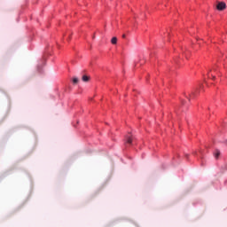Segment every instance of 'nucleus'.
<instances>
[{
	"instance_id": "obj_1",
	"label": "nucleus",
	"mask_w": 227,
	"mask_h": 227,
	"mask_svg": "<svg viewBox=\"0 0 227 227\" xmlns=\"http://www.w3.org/2000/svg\"><path fill=\"white\" fill-rule=\"evenodd\" d=\"M216 10L219 12H223V10H226V3L220 2L216 4Z\"/></svg>"
},
{
	"instance_id": "obj_2",
	"label": "nucleus",
	"mask_w": 227,
	"mask_h": 227,
	"mask_svg": "<svg viewBox=\"0 0 227 227\" xmlns=\"http://www.w3.org/2000/svg\"><path fill=\"white\" fill-rule=\"evenodd\" d=\"M126 143H127L128 145H132V137H130V135H128V136L126 137Z\"/></svg>"
},
{
	"instance_id": "obj_3",
	"label": "nucleus",
	"mask_w": 227,
	"mask_h": 227,
	"mask_svg": "<svg viewBox=\"0 0 227 227\" xmlns=\"http://www.w3.org/2000/svg\"><path fill=\"white\" fill-rule=\"evenodd\" d=\"M82 81H83V82H88L89 81H90V76H88V75H83L82 77Z\"/></svg>"
},
{
	"instance_id": "obj_4",
	"label": "nucleus",
	"mask_w": 227,
	"mask_h": 227,
	"mask_svg": "<svg viewBox=\"0 0 227 227\" xmlns=\"http://www.w3.org/2000/svg\"><path fill=\"white\" fill-rule=\"evenodd\" d=\"M219 155H221V151L215 150L214 153V156L215 157V159H219Z\"/></svg>"
},
{
	"instance_id": "obj_5",
	"label": "nucleus",
	"mask_w": 227,
	"mask_h": 227,
	"mask_svg": "<svg viewBox=\"0 0 227 227\" xmlns=\"http://www.w3.org/2000/svg\"><path fill=\"white\" fill-rule=\"evenodd\" d=\"M117 43H118V38L113 37L111 40V43H113V45H116Z\"/></svg>"
},
{
	"instance_id": "obj_6",
	"label": "nucleus",
	"mask_w": 227,
	"mask_h": 227,
	"mask_svg": "<svg viewBox=\"0 0 227 227\" xmlns=\"http://www.w3.org/2000/svg\"><path fill=\"white\" fill-rule=\"evenodd\" d=\"M73 82H74V84H77V82H79V78L74 77V78H73Z\"/></svg>"
},
{
	"instance_id": "obj_7",
	"label": "nucleus",
	"mask_w": 227,
	"mask_h": 227,
	"mask_svg": "<svg viewBox=\"0 0 227 227\" xmlns=\"http://www.w3.org/2000/svg\"><path fill=\"white\" fill-rule=\"evenodd\" d=\"M122 38H125V35H122Z\"/></svg>"
},
{
	"instance_id": "obj_8",
	"label": "nucleus",
	"mask_w": 227,
	"mask_h": 227,
	"mask_svg": "<svg viewBox=\"0 0 227 227\" xmlns=\"http://www.w3.org/2000/svg\"><path fill=\"white\" fill-rule=\"evenodd\" d=\"M188 100H191V98H188Z\"/></svg>"
},
{
	"instance_id": "obj_9",
	"label": "nucleus",
	"mask_w": 227,
	"mask_h": 227,
	"mask_svg": "<svg viewBox=\"0 0 227 227\" xmlns=\"http://www.w3.org/2000/svg\"><path fill=\"white\" fill-rule=\"evenodd\" d=\"M192 97V95H190V98Z\"/></svg>"
}]
</instances>
